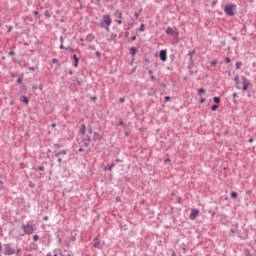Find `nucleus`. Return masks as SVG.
<instances>
[{
    "instance_id": "f257e3e1",
    "label": "nucleus",
    "mask_w": 256,
    "mask_h": 256,
    "mask_svg": "<svg viewBox=\"0 0 256 256\" xmlns=\"http://www.w3.org/2000/svg\"><path fill=\"white\" fill-rule=\"evenodd\" d=\"M229 237H235V235H237V237H239L240 239H243V241H245V239H249V226H245V225H234L229 232Z\"/></svg>"
},
{
    "instance_id": "f03ea898",
    "label": "nucleus",
    "mask_w": 256,
    "mask_h": 256,
    "mask_svg": "<svg viewBox=\"0 0 256 256\" xmlns=\"http://www.w3.org/2000/svg\"><path fill=\"white\" fill-rule=\"evenodd\" d=\"M35 225H22L21 228L16 227L12 230V233L16 237H24V235H31L35 231Z\"/></svg>"
},
{
    "instance_id": "7ed1b4c3",
    "label": "nucleus",
    "mask_w": 256,
    "mask_h": 256,
    "mask_svg": "<svg viewBox=\"0 0 256 256\" xmlns=\"http://www.w3.org/2000/svg\"><path fill=\"white\" fill-rule=\"evenodd\" d=\"M69 235V230L67 228L62 227L58 228L57 233H56V238L59 244L63 243V239H65Z\"/></svg>"
},
{
    "instance_id": "20e7f679",
    "label": "nucleus",
    "mask_w": 256,
    "mask_h": 256,
    "mask_svg": "<svg viewBox=\"0 0 256 256\" xmlns=\"http://www.w3.org/2000/svg\"><path fill=\"white\" fill-rule=\"evenodd\" d=\"M235 9H237V5L228 4L224 7V13L229 17H233V15H235Z\"/></svg>"
},
{
    "instance_id": "39448f33",
    "label": "nucleus",
    "mask_w": 256,
    "mask_h": 256,
    "mask_svg": "<svg viewBox=\"0 0 256 256\" xmlns=\"http://www.w3.org/2000/svg\"><path fill=\"white\" fill-rule=\"evenodd\" d=\"M2 253L5 256L15 255V249L11 247V244H4L2 248Z\"/></svg>"
},
{
    "instance_id": "423d86ee",
    "label": "nucleus",
    "mask_w": 256,
    "mask_h": 256,
    "mask_svg": "<svg viewBox=\"0 0 256 256\" xmlns=\"http://www.w3.org/2000/svg\"><path fill=\"white\" fill-rule=\"evenodd\" d=\"M74 241H77V230L70 232V238L66 242V247H70L71 243H74Z\"/></svg>"
},
{
    "instance_id": "0eeeda50",
    "label": "nucleus",
    "mask_w": 256,
    "mask_h": 256,
    "mask_svg": "<svg viewBox=\"0 0 256 256\" xmlns=\"http://www.w3.org/2000/svg\"><path fill=\"white\" fill-rule=\"evenodd\" d=\"M111 26V17L104 16L103 21L100 22V27H110Z\"/></svg>"
},
{
    "instance_id": "6e6552de",
    "label": "nucleus",
    "mask_w": 256,
    "mask_h": 256,
    "mask_svg": "<svg viewBox=\"0 0 256 256\" xmlns=\"http://www.w3.org/2000/svg\"><path fill=\"white\" fill-rule=\"evenodd\" d=\"M82 143L84 147H89V145H91V136L85 135L84 138L82 139Z\"/></svg>"
},
{
    "instance_id": "1a4fd4ad",
    "label": "nucleus",
    "mask_w": 256,
    "mask_h": 256,
    "mask_svg": "<svg viewBox=\"0 0 256 256\" xmlns=\"http://www.w3.org/2000/svg\"><path fill=\"white\" fill-rule=\"evenodd\" d=\"M242 79H243V82H242V85H243L242 90H243V91H247V89H249V85H251V82H250L247 78H245V77H243Z\"/></svg>"
},
{
    "instance_id": "9d476101",
    "label": "nucleus",
    "mask_w": 256,
    "mask_h": 256,
    "mask_svg": "<svg viewBox=\"0 0 256 256\" xmlns=\"http://www.w3.org/2000/svg\"><path fill=\"white\" fill-rule=\"evenodd\" d=\"M166 35H175L177 37V35H179V32H177V28L173 29L171 27H168L166 29Z\"/></svg>"
},
{
    "instance_id": "9b49d317",
    "label": "nucleus",
    "mask_w": 256,
    "mask_h": 256,
    "mask_svg": "<svg viewBox=\"0 0 256 256\" xmlns=\"http://www.w3.org/2000/svg\"><path fill=\"white\" fill-rule=\"evenodd\" d=\"M198 216H199V209H192L190 213V219L194 221V219H197Z\"/></svg>"
},
{
    "instance_id": "f8f14e48",
    "label": "nucleus",
    "mask_w": 256,
    "mask_h": 256,
    "mask_svg": "<svg viewBox=\"0 0 256 256\" xmlns=\"http://www.w3.org/2000/svg\"><path fill=\"white\" fill-rule=\"evenodd\" d=\"M161 61H167V50H161L159 53Z\"/></svg>"
},
{
    "instance_id": "ddd939ff",
    "label": "nucleus",
    "mask_w": 256,
    "mask_h": 256,
    "mask_svg": "<svg viewBox=\"0 0 256 256\" xmlns=\"http://www.w3.org/2000/svg\"><path fill=\"white\" fill-rule=\"evenodd\" d=\"M93 241H94L93 247L95 249H101V243L99 242V236H96Z\"/></svg>"
},
{
    "instance_id": "4468645a",
    "label": "nucleus",
    "mask_w": 256,
    "mask_h": 256,
    "mask_svg": "<svg viewBox=\"0 0 256 256\" xmlns=\"http://www.w3.org/2000/svg\"><path fill=\"white\" fill-rule=\"evenodd\" d=\"M193 55H195V50H192L188 53V57H190V61L191 64L188 66V69H192L193 68Z\"/></svg>"
},
{
    "instance_id": "2eb2a0df",
    "label": "nucleus",
    "mask_w": 256,
    "mask_h": 256,
    "mask_svg": "<svg viewBox=\"0 0 256 256\" xmlns=\"http://www.w3.org/2000/svg\"><path fill=\"white\" fill-rule=\"evenodd\" d=\"M101 139H103V136H101V134H99L98 132H94L93 141H101Z\"/></svg>"
},
{
    "instance_id": "dca6fc26",
    "label": "nucleus",
    "mask_w": 256,
    "mask_h": 256,
    "mask_svg": "<svg viewBox=\"0 0 256 256\" xmlns=\"http://www.w3.org/2000/svg\"><path fill=\"white\" fill-rule=\"evenodd\" d=\"M19 101H21V103H25V105H29V98L26 96H20Z\"/></svg>"
},
{
    "instance_id": "f3484780",
    "label": "nucleus",
    "mask_w": 256,
    "mask_h": 256,
    "mask_svg": "<svg viewBox=\"0 0 256 256\" xmlns=\"http://www.w3.org/2000/svg\"><path fill=\"white\" fill-rule=\"evenodd\" d=\"M243 255L244 256H255V254H251V250H249V248H244Z\"/></svg>"
},
{
    "instance_id": "a211bd4d",
    "label": "nucleus",
    "mask_w": 256,
    "mask_h": 256,
    "mask_svg": "<svg viewBox=\"0 0 256 256\" xmlns=\"http://www.w3.org/2000/svg\"><path fill=\"white\" fill-rule=\"evenodd\" d=\"M86 131H87V127L85 126V124H82L80 128L81 135H85Z\"/></svg>"
},
{
    "instance_id": "6ab92c4d",
    "label": "nucleus",
    "mask_w": 256,
    "mask_h": 256,
    "mask_svg": "<svg viewBox=\"0 0 256 256\" xmlns=\"http://www.w3.org/2000/svg\"><path fill=\"white\" fill-rule=\"evenodd\" d=\"M130 55H132V57H135V55H137V48L131 47L130 48Z\"/></svg>"
},
{
    "instance_id": "aec40b11",
    "label": "nucleus",
    "mask_w": 256,
    "mask_h": 256,
    "mask_svg": "<svg viewBox=\"0 0 256 256\" xmlns=\"http://www.w3.org/2000/svg\"><path fill=\"white\" fill-rule=\"evenodd\" d=\"M61 155H67V151L66 150H61L58 153L55 154V157H61Z\"/></svg>"
},
{
    "instance_id": "412c9836",
    "label": "nucleus",
    "mask_w": 256,
    "mask_h": 256,
    "mask_svg": "<svg viewBox=\"0 0 256 256\" xmlns=\"http://www.w3.org/2000/svg\"><path fill=\"white\" fill-rule=\"evenodd\" d=\"M73 59H74V61H75V63H74V67H78V65H79V58L77 57V55H73Z\"/></svg>"
},
{
    "instance_id": "4be33fe9",
    "label": "nucleus",
    "mask_w": 256,
    "mask_h": 256,
    "mask_svg": "<svg viewBox=\"0 0 256 256\" xmlns=\"http://www.w3.org/2000/svg\"><path fill=\"white\" fill-rule=\"evenodd\" d=\"M86 39H87V41H93L95 39V36H93V34H88L86 36Z\"/></svg>"
},
{
    "instance_id": "5701e85b",
    "label": "nucleus",
    "mask_w": 256,
    "mask_h": 256,
    "mask_svg": "<svg viewBox=\"0 0 256 256\" xmlns=\"http://www.w3.org/2000/svg\"><path fill=\"white\" fill-rule=\"evenodd\" d=\"M14 255L21 256V248L14 249Z\"/></svg>"
},
{
    "instance_id": "b1692460",
    "label": "nucleus",
    "mask_w": 256,
    "mask_h": 256,
    "mask_svg": "<svg viewBox=\"0 0 256 256\" xmlns=\"http://www.w3.org/2000/svg\"><path fill=\"white\" fill-rule=\"evenodd\" d=\"M115 165H116L115 163H112L111 165H108V167L105 169L108 171H113V167H115Z\"/></svg>"
},
{
    "instance_id": "393cba45",
    "label": "nucleus",
    "mask_w": 256,
    "mask_h": 256,
    "mask_svg": "<svg viewBox=\"0 0 256 256\" xmlns=\"http://www.w3.org/2000/svg\"><path fill=\"white\" fill-rule=\"evenodd\" d=\"M232 96H233V101H234L235 105H237V97H239V96L235 92L232 94Z\"/></svg>"
},
{
    "instance_id": "a878e982",
    "label": "nucleus",
    "mask_w": 256,
    "mask_h": 256,
    "mask_svg": "<svg viewBox=\"0 0 256 256\" xmlns=\"http://www.w3.org/2000/svg\"><path fill=\"white\" fill-rule=\"evenodd\" d=\"M230 196L232 197V199H237L238 194H237V192H231Z\"/></svg>"
},
{
    "instance_id": "bb28decb",
    "label": "nucleus",
    "mask_w": 256,
    "mask_h": 256,
    "mask_svg": "<svg viewBox=\"0 0 256 256\" xmlns=\"http://www.w3.org/2000/svg\"><path fill=\"white\" fill-rule=\"evenodd\" d=\"M213 101H214V103H221V98H219V97H214V98H213Z\"/></svg>"
},
{
    "instance_id": "cd10ccee",
    "label": "nucleus",
    "mask_w": 256,
    "mask_h": 256,
    "mask_svg": "<svg viewBox=\"0 0 256 256\" xmlns=\"http://www.w3.org/2000/svg\"><path fill=\"white\" fill-rule=\"evenodd\" d=\"M58 253H61V249H55L54 250V255L53 256H59Z\"/></svg>"
},
{
    "instance_id": "c85d7f7f",
    "label": "nucleus",
    "mask_w": 256,
    "mask_h": 256,
    "mask_svg": "<svg viewBox=\"0 0 256 256\" xmlns=\"http://www.w3.org/2000/svg\"><path fill=\"white\" fill-rule=\"evenodd\" d=\"M203 93H205V89L203 88L198 89V95H203Z\"/></svg>"
},
{
    "instance_id": "c756f323",
    "label": "nucleus",
    "mask_w": 256,
    "mask_h": 256,
    "mask_svg": "<svg viewBox=\"0 0 256 256\" xmlns=\"http://www.w3.org/2000/svg\"><path fill=\"white\" fill-rule=\"evenodd\" d=\"M218 108H219L218 105H212L211 110L212 111H217Z\"/></svg>"
},
{
    "instance_id": "7c9ffc66",
    "label": "nucleus",
    "mask_w": 256,
    "mask_h": 256,
    "mask_svg": "<svg viewBox=\"0 0 256 256\" xmlns=\"http://www.w3.org/2000/svg\"><path fill=\"white\" fill-rule=\"evenodd\" d=\"M139 31L141 32L145 31V24L140 25Z\"/></svg>"
},
{
    "instance_id": "2f4dec72",
    "label": "nucleus",
    "mask_w": 256,
    "mask_h": 256,
    "mask_svg": "<svg viewBox=\"0 0 256 256\" xmlns=\"http://www.w3.org/2000/svg\"><path fill=\"white\" fill-rule=\"evenodd\" d=\"M33 241H39V235L37 234L33 235Z\"/></svg>"
},
{
    "instance_id": "473e14b6",
    "label": "nucleus",
    "mask_w": 256,
    "mask_h": 256,
    "mask_svg": "<svg viewBox=\"0 0 256 256\" xmlns=\"http://www.w3.org/2000/svg\"><path fill=\"white\" fill-rule=\"evenodd\" d=\"M44 15H45V17H47L48 19H49V17H51V15L49 14V10H46V11L44 12Z\"/></svg>"
},
{
    "instance_id": "72a5a7b5",
    "label": "nucleus",
    "mask_w": 256,
    "mask_h": 256,
    "mask_svg": "<svg viewBox=\"0 0 256 256\" xmlns=\"http://www.w3.org/2000/svg\"><path fill=\"white\" fill-rule=\"evenodd\" d=\"M164 101H165V103H167V101H171V97H170V96H166V97L164 98Z\"/></svg>"
},
{
    "instance_id": "f704fd0d",
    "label": "nucleus",
    "mask_w": 256,
    "mask_h": 256,
    "mask_svg": "<svg viewBox=\"0 0 256 256\" xmlns=\"http://www.w3.org/2000/svg\"><path fill=\"white\" fill-rule=\"evenodd\" d=\"M115 15H116V16H118V17H119V19H121V17H122L121 12H119V11H117V12L115 13Z\"/></svg>"
},
{
    "instance_id": "c9c22d12",
    "label": "nucleus",
    "mask_w": 256,
    "mask_h": 256,
    "mask_svg": "<svg viewBox=\"0 0 256 256\" xmlns=\"http://www.w3.org/2000/svg\"><path fill=\"white\" fill-rule=\"evenodd\" d=\"M236 68L241 69V62H236Z\"/></svg>"
},
{
    "instance_id": "e433bc0d",
    "label": "nucleus",
    "mask_w": 256,
    "mask_h": 256,
    "mask_svg": "<svg viewBox=\"0 0 256 256\" xmlns=\"http://www.w3.org/2000/svg\"><path fill=\"white\" fill-rule=\"evenodd\" d=\"M34 15L37 16V19H40V18H41V16L39 15V12H38V11H34Z\"/></svg>"
},
{
    "instance_id": "4c0bfd02",
    "label": "nucleus",
    "mask_w": 256,
    "mask_h": 256,
    "mask_svg": "<svg viewBox=\"0 0 256 256\" xmlns=\"http://www.w3.org/2000/svg\"><path fill=\"white\" fill-rule=\"evenodd\" d=\"M88 133L91 135L93 133V128L89 127L88 128Z\"/></svg>"
},
{
    "instance_id": "58836bf2",
    "label": "nucleus",
    "mask_w": 256,
    "mask_h": 256,
    "mask_svg": "<svg viewBox=\"0 0 256 256\" xmlns=\"http://www.w3.org/2000/svg\"><path fill=\"white\" fill-rule=\"evenodd\" d=\"M17 83H19V84L23 83V78H18Z\"/></svg>"
},
{
    "instance_id": "ea45409f",
    "label": "nucleus",
    "mask_w": 256,
    "mask_h": 256,
    "mask_svg": "<svg viewBox=\"0 0 256 256\" xmlns=\"http://www.w3.org/2000/svg\"><path fill=\"white\" fill-rule=\"evenodd\" d=\"M96 57H98V59L101 57V52L97 51L96 52Z\"/></svg>"
},
{
    "instance_id": "a19ab883",
    "label": "nucleus",
    "mask_w": 256,
    "mask_h": 256,
    "mask_svg": "<svg viewBox=\"0 0 256 256\" xmlns=\"http://www.w3.org/2000/svg\"><path fill=\"white\" fill-rule=\"evenodd\" d=\"M44 169H45V167H43V166L38 167V171H44Z\"/></svg>"
},
{
    "instance_id": "79ce46f5",
    "label": "nucleus",
    "mask_w": 256,
    "mask_h": 256,
    "mask_svg": "<svg viewBox=\"0 0 256 256\" xmlns=\"http://www.w3.org/2000/svg\"><path fill=\"white\" fill-rule=\"evenodd\" d=\"M211 65H212V67H215V65H217V61H212Z\"/></svg>"
},
{
    "instance_id": "37998d69",
    "label": "nucleus",
    "mask_w": 256,
    "mask_h": 256,
    "mask_svg": "<svg viewBox=\"0 0 256 256\" xmlns=\"http://www.w3.org/2000/svg\"><path fill=\"white\" fill-rule=\"evenodd\" d=\"M236 89H241L239 82H236Z\"/></svg>"
},
{
    "instance_id": "c03bdc74",
    "label": "nucleus",
    "mask_w": 256,
    "mask_h": 256,
    "mask_svg": "<svg viewBox=\"0 0 256 256\" xmlns=\"http://www.w3.org/2000/svg\"><path fill=\"white\" fill-rule=\"evenodd\" d=\"M58 163H63V158H61L60 156L58 157Z\"/></svg>"
},
{
    "instance_id": "a18cd8bd",
    "label": "nucleus",
    "mask_w": 256,
    "mask_h": 256,
    "mask_svg": "<svg viewBox=\"0 0 256 256\" xmlns=\"http://www.w3.org/2000/svg\"><path fill=\"white\" fill-rule=\"evenodd\" d=\"M65 50H66V51H73V48H71V47H65Z\"/></svg>"
},
{
    "instance_id": "49530a36",
    "label": "nucleus",
    "mask_w": 256,
    "mask_h": 256,
    "mask_svg": "<svg viewBox=\"0 0 256 256\" xmlns=\"http://www.w3.org/2000/svg\"><path fill=\"white\" fill-rule=\"evenodd\" d=\"M171 256H177V252L175 250L172 251Z\"/></svg>"
},
{
    "instance_id": "de8ad7c7",
    "label": "nucleus",
    "mask_w": 256,
    "mask_h": 256,
    "mask_svg": "<svg viewBox=\"0 0 256 256\" xmlns=\"http://www.w3.org/2000/svg\"><path fill=\"white\" fill-rule=\"evenodd\" d=\"M134 17H135V19H139V13L136 12V13L134 14Z\"/></svg>"
},
{
    "instance_id": "09e8293b",
    "label": "nucleus",
    "mask_w": 256,
    "mask_h": 256,
    "mask_svg": "<svg viewBox=\"0 0 256 256\" xmlns=\"http://www.w3.org/2000/svg\"><path fill=\"white\" fill-rule=\"evenodd\" d=\"M119 101L120 103H125V98H120Z\"/></svg>"
},
{
    "instance_id": "8fccbe9b",
    "label": "nucleus",
    "mask_w": 256,
    "mask_h": 256,
    "mask_svg": "<svg viewBox=\"0 0 256 256\" xmlns=\"http://www.w3.org/2000/svg\"><path fill=\"white\" fill-rule=\"evenodd\" d=\"M52 63H58L57 58H53V59H52Z\"/></svg>"
},
{
    "instance_id": "3c124183",
    "label": "nucleus",
    "mask_w": 256,
    "mask_h": 256,
    "mask_svg": "<svg viewBox=\"0 0 256 256\" xmlns=\"http://www.w3.org/2000/svg\"><path fill=\"white\" fill-rule=\"evenodd\" d=\"M225 61H226V63H229L231 61V59L229 57H226Z\"/></svg>"
},
{
    "instance_id": "603ef678",
    "label": "nucleus",
    "mask_w": 256,
    "mask_h": 256,
    "mask_svg": "<svg viewBox=\"0 0 256 256\" xmlns=\"http://www.w3.org/2000/svg\"><path fill=\"white\" fill-rule=\"evenodd\" d=\"M117 37V34H112L111 39H115Z\"/></svg>"
},
{
    "instance_id": "864d4df0",
    "label": "nucleus",
    "mask_w": 256,
    "mask_h": 256,
    "mask_svg": "<svg viewBox=\"0 0 256 256\" xmlns=\"http://www.w3.org/2000/svg\"><path fill=\"white\" fill-rule=\"evenodd\" d=\"M3 251V245L0 243V253Z\"/></svg>"
},
{
    "instance_id": "5fc2aeb1",
    "label": "nucleus",
    "mask_w": 256,
    "mask_h": 256,
    "mask_svg": "<svg viewBox=\"0 0 256 256\" xmlns=\"http://www.w3.org/2000/svg\"><path fill=\"white\" fill-rule=\"evenodd\" d=\"M132 41H137V36H133Z\"/></svg>"
},
{
    "instance_id": "6e6d98bb",
    "label": "nucleus",
    "mask_w": 256,
    "mask_h": 256,
    "mask_svg": "<svg viewBox=\"0 0 256 256\" xmlns=\"http://www.w3.org/2000/svg\"><path fill=\"white\" fill-rule=\"evenodd\" d=\"M200 103H205V98L200 99Z\"/></svg>"
},
{
    "instance_id": "4d7b16f0",
    "label": "nucleus",
    "mask_w": 256,
    "mask_h": 256,
    "mask_svg": "<svg viewBox=\"0 0 256 256\" xmlns=\"http://www.w3.org/2000/svg\"><path fill=\"white\" fill-rule=\"evenodd\" d=\"M29 71H35V67H30Z\"/></svg>"
},
{
    "instance_id": "13d9d810",
    "label": "nucleus",
    "mask_w": 256,
    "mask_h": 256,
    "mask_svg": "<svg viewBox=\"0 0 256 256\" xmlns=\"http://www.w3.org/2000/svg\"><path fill=\"white\" fill-rule=\"evenodd\" d=\"M83 151H85V149L79 148V152H80V153H83Z\"/></svg>"
},
{
    "instance_id": "bf43d9fd",
    "label": "nucleus",
    "mask_w": 256,
    "mask_h": 256,
    "mask_svg": "<svg viewBox=\"0 0 256 256\" xmlns=\"http://www.w3.org/2000/svg\"><path fill=\"white\" fill-rule=\"evenodd\" d=\"M150 79H151L152 81H155L156 78H155V76H151Z\"/></svg>"
},
{
    "instance_id": "052dcab7",
    "label": "nucleus",
    "mask_w": 256,
    "mask_h": 256,
    "mask_svg": "<svg viewBox=\"0 0 256 256\" xmlns=\"http://www.w3.org/2000/svg\"><path fill=\"white\" fill-rule=\"evenodd\" d=\"M66 256H73V252L68 253Z\"/></svg>"
},
{
    "instance_id": "680f3d73",
    "label": "nucleus",
    "mask_w": 256,
    "mask_h": 256,
    "mask_svg": "<svg viewBox=\"0 0 256 256\" xmlns=\"http://www.w3.org/2000/svg\"><path fill=\"white\" fill-rule=\"evenodd\" d=\"M119 125H124L123 120H120Z\"/></svg>"
},
{
    "instance_id": "e2e57ef3",
    "label": "nucleus",
    "mask_w": 256,
    "mask_h": 256,
    "mask_svg": "<svg viewBox=\"0 0 256 256\" xmlns=\"http://www.w3.org/2000/svg\"><path fill=\"white\" fill-rule=\"evenodd\" d=\"M60 42L63 44V36L60 37Z\"/></svg>"
},
{
    "instance_id": "0e129e2a",
    "label": "nucleus",
    "mask_w": 256,
    "mask_h": 256,
    "mask_svg": "<svg viewBox=\"0 0 256 256\" xmlns=\"http://www.w3.org/2000/svg\"><path fill=\"white\" fill-rule=\"evenodd\" d=\"M162 244H163V241L159 240L158 245H162Z\"/></svg>"
},
{
    "instance_id": "69168bd1",
    "label": "nucleus",
    "mask_w": 256,
    "mask_h": 256,
    "mask_svg": "<svg viewBox=\"0 0 256 256\" xmlns=\"http://www.w3.org/2000/svg\"><path fill=\"white\" fill-rule=\"evenodd\" d=\"M60 49H65V46H63V44H61Z\"/></svg>"
},
{
    "instance_id": "338daca9",
    "label": "nucleus",
    "mask_w": 256,
    "mask_h": 256,
    "mask_svg": "<svg viewBox=\"0 0 256 256\" xmlns=\"http://www.w3.org/2000/svg\"><path fill=\"white\" fill-rule=\"evenodd\" d=\"M46 256H53L51 252L47 253Z\"/></svg>"
},
{
    "instance_id": "774afa93",
    "label": "nucleus",
    "mask_w": 256,
    "mask_h": 256,
    "mask_svg": "<svg viewBox=\"0 0 256 256\" xmlns=\"http://www.w3.org/2000/svg\"><path fill=\"white\" fill-rule=\"evenodd\" d=\"M104 28L106 29V31H109V26H105Z\"/></svg>"
}]
</instances>
